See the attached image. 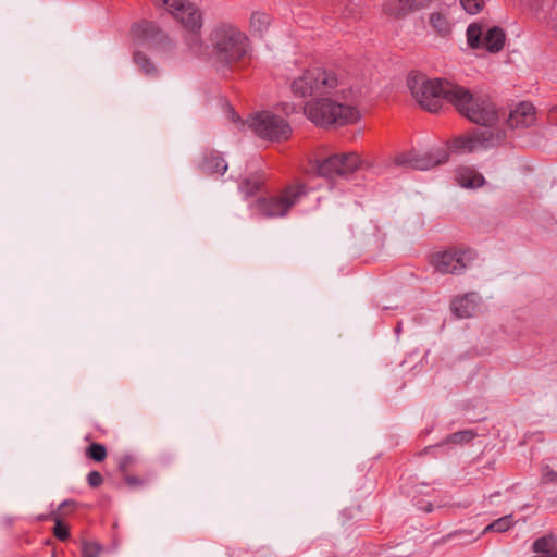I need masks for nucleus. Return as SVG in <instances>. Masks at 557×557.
<instances>
[{
  "label": "nucleus",
  "mask_w": 557,
  "mask_h": 557,
  "mask_svg": "<svg viewBox=\"0 0 557 557\" xmlns=\"http://www.w3.org/2000/svg\"><path fill=\"white\" fill-rule=\"evenodd\" d=\"M290 90L296 98L313 97L304 106V113L315 125L341 126L360 119L354 90L332 70H304L292 79Z\"/></svg>",
  "instance_id": "f257e3e1"
},
{
  "label": "nucleus",
  "mask_w": 557,
  "mask_h": 557,
  "mask_svg": "<svg viewBox=\"0 0 557 557\" xmlns=\"http://www.w3.org/2000/svg\"><path fill=\"white\" fill-rule=\"evenodd\" d=\"M408 87L417 102L430 112H437L445 99L473 123L490 126L497 121V111L487 97L474 96L450 81L410 74Z\"/></svg>",
  "instance_id": "f03ea898"
},
{
  "label": "nucleus",
  "mask_w": 557,
  "mask_h": 557,
  "mask_svg": "<svg viewBox=\"0 0 557 557\" xmlns=\"http://www.w3.org/2000/svg\"><path fill=\"white\" fill-rule=\"evenodd\" d=\"M158 7L164 9L177 21L187 32L185 42L189 51L198 57H207L209 47L200 37L202 16L199 9L188 0H154Z\"/></svg>",
  "instance_id": "7ed1b4c3"
},
{
  "label": "nucleus",
  "mask_w": 557,
  "mask_h": 557,
  "mask_svg": "<svg viewBox=\"0 0 557 557\" xmlns=\"http://www.w3.org/2000/svg\"><path fill=\"white\" fill-rule=\"evenodd\" d=\"M210 41L219 62L232 65L249 53L248 37L233 24H221L210 34Z\"/></svg>",
  "instance_id": "20e7f679"
},
{
  "label": "nucleus",
  "mask_w": 557,
  "mask_h": 557,
  "mask_svg": "<svg viewBox=\"0 0 557 557\" xmlns=\"http://www.w3.org/2000/svg\"><path fill=\"white\" fill-rule=\"evenodd\" d=\"M230 116L235 124L243 128L247 126L263 139L284 140L292 134L289 124L270 111L255 113L247 122L242 121L233 109L230 110Z\"/></svg>",
  "instance_id": "39448f33"
},
{
  "label": "nucleus",
  "mask_w": 557,
  "mask_h": 557,
  "mask_svg": "<svg viewBox=\"0 0 557 557\" xmlns=\"http://www.w3.org/2000/svg\"><path fill=\"white\" fill-rule=\"evenodd\" d=\"M305 194L304 185L288 186L277 195L258 199L255 210L265 218H283Z\"/></svg>",
  "instance_id": "423d86ee"
},
{
  "label": "nucleus",
  "mask_w": 557,
  "mask_h": 557,
  "mask_svg": "<svg viewBox=\"0 0 557 557\" xmlns=\"http://www.w3.org/2000/svg\"><path fill=\"white\" fill-rule=\"evenodd\" d=\"M505 139V132L492 128H484L472 134L455 138L450 148L459 153H470L478 150L488 149Z\"/></svg>",
  "instance_id": "0eeeda50"
},
{
  "label": "nucleus",
  "mask_w": 557,
  "mask_h": 557,
  "mask_svg": "<svg viewBox=\"0 0 557 557\" xmlns=\"http://www.w3.org/2000/svg\"><path fill=\"white\" fill-rule=\"evenodd\" d=\"M360 158L355 152L339 153L317 162L312 171L323 177L333 178L335 176H347L360 166Z\"/></svg>",
  "instance_id": "6e6552de"
},
{
  "label": "nucleus",
  "mask_w": 557,
  "mask_h": 557,
  "mask_svg": "<svg viewBox=\"0 0 557 557\" xmlns=\"http://www.w3.org/2000/svg\"><path fill=\"white\" fill-rule=\"evenodd\" d=\"M505 32L497 26L484 30L482 25L470 24L467 29V40L471 48H484L488 52L495 53L503 49L505 44Z\"/></svg>",
  "instance_id": "1a4fd4ad"
},
{
  "label": "nucleus",
  "mask_w": 557,
  "mask_h": 557,
  "mask_svg": "<svg viewBox=\"0 0 557 557\" xmlns=\"http://www.w3.org/2000/svg\"><path fill=\"white\" fill-rule=\"evenodd\" d=\"M471 249H450L432 256V264L441 273L459 274L474 260Z\"/></svg>",
  "instance_id": "9d476101"
},
{
  "label": "nucleus",
  "mask_w": 557,
  "mask_h": 557,
  "mask_svg": "<svg viewBox=\"0 0 557 557\" xmlns=\"http://www.w3.org/2000/svg\"><path fill=\"white\" fill-rule=\"evenodd\" d=\"M448 160V152L444 148H436L425 153L406 152L397 156L394 160L398 166L413 170H430Z\"/></svg>",
  "instance_id": "9b49d317"
},
{
  "label": "nucleus",
  "mask_w": 557,
  "mask_h": 557,
  "mask_svg": "<svg viewBox=\"0 0 557 557\" xmlns=\"http://www.w3.org/2000/svg\"><path fill=\"white\" fill-rule=\"evenodd\" d=\"M536 121L535 108L530 102L517 104L509 113L507 123L510 128H528Z\"/></svg>",
  "instance_id": "f8f14e48"
},
{
  "label": "nucleus",
  "mask_w": 557,
  "mask_h": 557,
  "mask_svg": "<svg viewBox=\"0 0 557 557\" xmlns=\"http://www.w3.org/2000/svg\"><path fill=\"white\" fill-rule=\"evenodd\" d=\"M450 307L458 318H469L480 310V296L476 293H468L455 298Z\"/></svg>",
  "instance_id": "ddd939ff"
},
{
  "label": "nucleus",
  "mask_w": 557,
  "mask_h": 557,
  "mask_svg": "<svg viewBox=\"0 0 557 557\" xmlns=\"http://www.w3.org/2000/svg\"><path fill=\"white\" fill-rule=\"evenodd\" d=\"M431 3V0H395L385 4V12L395 15L403 16L412 11L425 8Z\"/></svg>",
  "instance_id": "4468645a"
},
{
  "label": "nucleus",
  "mask_w": 557,
  "mask_h": 557,
  "mask_svg": "<svg viewBox=\"0 0 557 557\" xmlns=\"http://www.w3.org/2000/svg\"><path fill=\"white\" fill-rule=\"evenodd\" d=\"M533 556L530 557H557V536L553 533L537 537L531 546Z\"/></svg>",
  "instance_id": "2eb2a0df"
},
{
  "label": "nucleus",
  "mask_w": 557,
  "mask_h": 557,
  "mask_svg": "<svg viewBox=\"0 0 557 557\" xmlns=\"http://www.w3.org/2000/svg\"><path fill=\"white\" fill-rule=\"evenodd\" d=\"M455 180L462 188H478L483 186L485 180L476 170L469 166H460L456 170Z\"/></svg>",
  "instance_id": "dca6fc26"
},
{
  "label": "nucleus",
  "mask_w": 557,
  "mask_h": 557,
  "mask_svg": "<svg viewBox=\"0 0 557 557\" xmlns=\"http://www.w3.org/2000/svg\"><path fill=\"white\" fill-rule=\"evenodd\" d=\"M203 172L209 174H224L227 170L226 161L215 151H209L203 154L201 163Z\"/></svg>",
  "instance_id": "f3484780"
},
{
  "label": "nucleus",
  "mask_w": 557,
  "mask_h": 557,
  "mask_svg": "<svg viewBox=\"0 0 557 557\" xmlns=\"http://www.w3.org/2000/svg\"><path fill=\"white\" fill-rule=\"evenodd\" d=\"M160 29L154 23L140 22L132 27V36L136 41H153L159 35Z\"/></svg>",
  "instance_id": "a211bd4d"
},
{
  "label": "nucleus",
  "mask_w": 557,
  "mask_h": 557,
  "mask_svg": "<svg viewBox=\"0 0 557 557\" xmlns=\"http://www.w3.org/2000/svg\"><path fill=\"white\" fill-rule=\"evenodd\" d=\"M271 24V16L265 12H253L250 17V27L252 32L262 34Z\"/></svg>",
  "instance_id": "6ab92c4d"
},
{
  "label": "nucleus",
  "mask_w": 557,
  "mask_h": 557,
  "mask_svg": "<svg viewBox=\"0 0 557 557\" xmlns=\"http://www.w3.org/2000/svg\"><path fill=\"white\" fill-rule=\"evenodd\" d=\"M430 23L432 27L440 34H447L450 32L451 24L447 16L442 12H434L430 15Z\"/></svg>",
  "instance_id": "aec40b11"
},
{
  "label": "nucleus",
  "mask_w": 557,
  "mask_h": 557,
  "mask_svg": "<svg viewBox=\"0 0 557 557\" xmlns=\"http://www.w3.org/2000/svg\"><path fill=\"white\" fill-rule=\"evenodd\" d=\"M134 61L146 75H153L157 73V69L153 63L141 52H136L134 54Z\"/></svg>",
  "instance_id": "412c9836"
},
{
  "label": "nucleus",
  "mask_w": 557,
  "mask_h": 557,
  "mask_svg": "<svg viewBox=\"0 0 557 557\" xmlns=\"http://www.w3.org/2000/svg\"><path fill=\"white\" fill-rule=\"evenodd\" d=\"M513 525V519L512 516H504L497 520H495L493 523L488 524L484 532H487L490 530L496 531V532H505L509 530Z\"/></svg>",
  "instance_id": "4be33fe9"
},
{
  "label": "nucleus",
  "mask_w": 557,
  "mask_h": 557,
  "mask_svg": "<svg viewBox=\"0 0 557 557\" xmlns=\"http://www.w3.org/2000/svg\"><path fill=\"white\" fill-rule=\"evenodd\" d=\"M262 180L260 177H250V178H246L244 180L240 185H239V190L246 195V196H250L252 195L256 190H258L262 184Z\"/></svg>",
  "instance_id": "5701e85b"
},
{
  "label": "nucleus",
  "mask_w": 557,
  "mask_h": 557,
  "mask_svg": "<svg viewBox=\"0 0 557 557\" xmlns=\"http://www.w3.org/2000/svg\"><path fill=\"white\" fill-rule=\"evenodd\" d=\"M103 552V547L98 542L85 541L82 544L83 557H99Z\"/></svg>",
  "instance_id": "b1692460"
},
{
  "label": "nucleus",
  "mask_w": 557,
  "mask_h": 557,
  "mask_svg": "<svg viewBox=\"0 0 557 557\" xmlns=\"http://www.w3.org/2000/svg\"><path fill=\"white\" fill-rule=\"evenodd\" d=\"M459 2L462 9L471 15L480 13L485 4L484 0H459Z\"/></svg>",
  "instance_id": "393cba45"
},
{
  "label": "nucleus",
  "mask_w": 557,
  "mask_h": 557,
  "mask_svg": "<svg viewBox=\"0 0 557 557\" xmlns=\"http://www.w3.org/2000/svg\"><path fill=\"white\" fill-rule=\"evenodd\" d=\"M87 456L95 461H102L107 456L106 447L98 443H92L87 449Z\"/></svg>",
  "instance_id": "a878e982"
},
{
  "label": "nucleus",
  "mask_w": 557,
  "mask_h": 557,
  "mask_svg": "<svg viewBox=\"0 0 557 557\" xmlns=\"http://www.w3.org/2000/svg\"><path fill=\"white\" fill-rule=\"evenodd\" d=\"M473 437L474 433L472 431L466 430L453 433L447 438V442L454 444H461L470 442Z\"/></svg>",
  "instance_id": "bb28decb"
},
{
  "label": "nucleus",
  "mask_w": 557,
  "mask_h": 557,
  "mask_svg": "<svg viewBox=\"0 0 557 557\" xmlns=\"http://www.w3.org/2000/svg\"><path fill=\"white\" fill-rule=\"evenodd\" d=\"M541 478L543 483H556L557 484V472L549 468V466H543L541 468Z\"/></svg>",
  "instance_id": "cd10ccee"
},
{
  "label": "nucleus",
  "mask_w": 557,
  "mask_h": 557,
  "mask_svg": "<svg viewBox=\"0 0 557 557\" xmlns=\"http://www.w3.org/2000/svg\"><path fill=\"white\" fill-rule=\"evenodd\" d=\"M53 532L55 537H58L61 541H65L69 537V530L60 520L55 521Z\"/></svg>",
  "instance_id": "c85d7f7f"
},
{
  "label": "nucleus",
  "mask_w": 557,
  "mask_h": 557,
  "mask_svg": "<svg viewBox=\"0 0 557 557\" xmlns=\"http://www.w3.org/2000/svg\"><path fill=\"white\" fill-rule=\"evenodd\" d=\"M87 481L91 487H98L102 483V475L98 471H91L88 473Z\"/></svg>",
  "instance_id": "c756f323"
},
{
  "label": "nucleus",
  "mask_w": 557,
  "mask_h": 557,
  "mask_svg": "<svg viewBox=\"0 0 557 557\" xmlns=\"http://www.w3.org/2000/svg\"><path fill=\"white\" fill-rule=\"evenodd\" d=\"M126 482H127V484H129L132 486H138V485H141V483H143L140 479L135 478V476H127Z\"/></svg>",
  "instance_id": "7c9ffc66"
},
{
  "label": "nucleus",
  "mask_w": 557,
  "mask_h": 557,
  "mask_svg": "<svg viewBox=\"0 0 557 557\" xmlns=\"http://www.w3.org/2000/svg\"><path fill=\"white\" fill-rule=\"evenodd\" d=\"M74 505H75L74 500H64V502L61 503L60 508H63V507H66V506H74Z\"/></svg>",
  "instance_id": "2f4dec72"
}]
</instances>
